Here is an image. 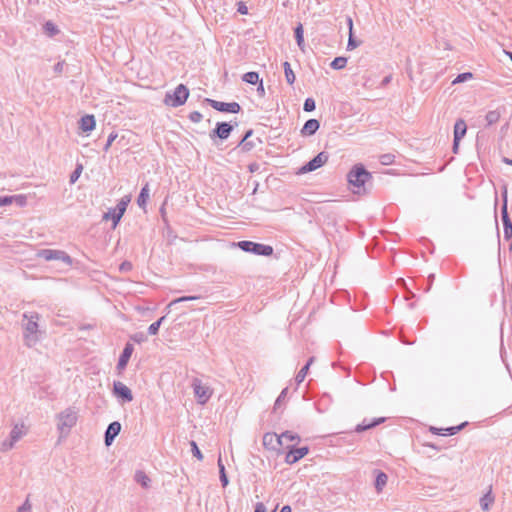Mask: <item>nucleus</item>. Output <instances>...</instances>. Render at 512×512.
<instances>
[{
  "instance_id": "25",
  "label": "nucleus",
  "mask_w": 512,
  "mask_h": 512,
  "mask_svg": "<svg viewBox=\"0 0 512 512\" xmlns=\"http://www.w3.org/2000/svg\"><path fill=\"white\" fill-rule=\"evenodd\" d=\"M149 199V184L146 183L141 191H140V194L137 198V204L139 207L141 208H145L146 204H147V201Z\"/></svg>"
},
{
  "instance_id": "47",
  "label": "nucleus",
  "mask_w": 512,
  "mask_h": 512,
  "mask_svg": "<svg viewBox=\"0 0 512 512\" xmlns=\"http://www.w3.org/2000/svg\"><path fill=\"white\" fill-rule=\"evenodd\" d=\"M360 45V42L359 41H356L353 37V34L350 33L349 34V39H348V43H347V50H353L355 49L356 47H358Z\"/></svg>"
},
{
  "instance_id": "37",
  "label": "nucleus",
  "mask_w": 512,
  "mask_h": 512,
  "mask_svg": "<svg viewBox=\"0 0 512 512\" xmlns=\"http://www.w3.org/2000/svg\"><path fill=\"white\" fill-rule=\"evenodd\" d=\"M165 319V316H162L160 319H158L157 321L153 322L149 327H148V334L150 335H156L159 331V328L161 326V323L164 321Z\"/></svg>"
},
{
  "instance_id": "21",
  "label": "nucleus",
  "mask_w": 512,
  "mask_h": 512,
  "mask_svg": "<svg viewBox=\"0 0 512 512\" xmlns=\"http://www.w3.org/2000/svg\"><path fill=\"white\" fill-rule=\"evenodd\" d=\"M79 125L83 132H91L96 125L95 117L93 115H85L81 117Z\"/></svg>"
},
{
  "instance_id": "31",
  "label": "nucleus",
  "mask_w": 512,
  "mask_h": 512,
  "mask_svg": "<svg viewBox=\"0 0 512 512\" xmlns=\"http://www.w3.org/2000/svg\"><path fill=\"white\" fill-rule=\"evenodd\" d=\"M218 467H219V474H220V481L223 487H226L229 483L228 477L226 475L225 466L222 462L221 457L218 459Z\"/></svg>"
},
{
  "instance_id": "28",
  "label": "nucleus",
  "mask_w": 512,
  "mask_h": 512,
  "mask_svg": "<svg viewBox=\"0 0 512 512\" xmlns=\"http://www.w3.org/2000/svg\"><path fill=\"white\" fill-rule=\"evenodd\" d=\"M283 68H284V74H285V78H286V81L289 85H292L294 84L295 80H296V77H295V74L291 68V65L289 62L285 61L283 63Z\"/></svg>"
},
{
  "instance_id": "14",
  "label": "nucleus",
  "mask_w": 512,
  "mask_h": 512,
  "mask_svg": "<svg viewBox=\"0 0 512 512\" xmlns=\"http://www.w3.org/2000/svg\"><path fill=\"white\" fill-rule=\"evenodd\" d=\"M233 130V126L227 122H218L216 124L215 129L210 133V138L214 139L218 137L222 140H225L229 137Z\"/></svg>"
},
{
  "instance_id": "53",
  "label": "nucleus",
  "mask_w": 512,
  "mask_h": 512,
  "mask_svg": "<svg viewBox=\"0 0 512 512\" xmlns=\"http://www.w3.org/2000/svg\"><path fill=\"white\" fill-rule=\"evenodd\" d=\"M64 66H65V62L64 61H59L57 62L55 65H54V71L55 73L57 74H61L64 70Z\"/></svg>"
},
{
  "instance_id": "56",
  "label": "nucleus",
  "mask_w": 512,
  "mask_h": 512,
  "mask_svg": "<svg viewBox=\"0 0 512 512\" xmlns=\"http://www.w3.org/2000/svg\"><path fill=\"white\" fill-rule=\"evenodd\" d=\"M129 269H131V264L129 262H123L120 265V270H122V271H127Z\"/></svg>"
},
{
  "instance_id": "39",
  "label": "nucleus",
  "mask_w": 512,
  "mask_h": 512,
  "mask_svg": "<svg viewBox=\"0 0 512 512\" xmlns=\"http://www.w3.org/2000/svg\"><path fill=\"white\" fill-rule=\"evenodd\" d=\"M199 299V296H183V297H179L177 299H174L173 301H171L168 305V307H172L173 305L177 304V303H181V302H186V301H192V300H197Z\"/></svg>"
},
{
  "instance_id": "41",
  "label": "nucleus",
  "mask_w": 512,
  "mask_h": 512,
  "mask_svg": "<svg viewBox=\"0 0 512 512\" xmlns=\"http://www.w3.org/2000/svg\"><path fill=\"white\" fill-rule=\"evenodd\" d=\"M190 445H191V452H192L193 456L196 457L198 460H202L203 454L200 451L199 447L197 446V443L195 441H191Z\"/></svg>"
},
{
  "instance_id": "54",
  "label": "nucleus",
  "mask_w": 512,
  "mask_h": 512,
  "mask_svg": "<svg viewBox=\"0 0 512 512\" xmlns=\"http://www.w3.org/2000/svg\"><path fill=\"white\" fill-rule=\"evenodd\" d=\"M254 512H266V506L262 502H258L255 505V511Z\"/></svg>"
},
{
  "instance_id": "17",
  "label": "nucleus",
  "mask_w": 512,
  "mask_h": 512,
  "mask_svg": "<svg viewBox=\"0 0 512 512\" xmlns=\"http://www.w3.org/2000/svg\"><path fill=\"white\" fill-rule=\"evenodd\" d=\"M133 345L130 344V343H126L120 357H119V360H118V363H117V369L118 370H123L125 369V367L127 366V363L133 353Z\"/></svg>"
},
{
  "instance_id": "23",
  "label": "nucleus",
  "mask_w": 512,
  "mask_h": 512,
  "mask_svg": "<svg viewBox=\"0 0 512 512\" xmlns=\"http://www.w3.org/2000/svg\"><path fill=\"white\" fill-rule=\"evenodd\" d=\"M134 480L140 484L143 488L148 489L151 484V479L149 476L142 470H137L134 475Z\"/></svg>"
},
{
  "instance_id": "24",
  "label": "nucleus",
  "mask_w": 512,
  "mask_h": 512,
  "mask_svg": "<svg viewBox=\"0 0 512 512\" xmlns=\"http://www.w3.org/2000/svg\"><path fill=\"white\" fill-rule=\"evenodd\" d=\"M121 218H122L121 214L118 213L115 208H110L103 215V220H112L113 228H115L118 225V223L120 222Z\"/></svg>"
},
{
  "instance_id": "55",
  "label": "nucleus",
  "mask_w": 512,
  "mask_h": 512,
  "mask_svg": "<svg viewBox=\"0 0 512 512\" xmlns=\"http://www.w3.org/2000/svg\"><path fill=\"white\" fill-rule=\"evenodd\" d=\"M460 141H461V140L453 139V147H452V150H453V153H455V154H457V153H458Z\"/></svg>"
},
{
  "instance_id": "32",
  "label": "nucleus",
  "mask_w": 512,
  "mask_h": 512,
  "mask_svg": "<svg viewBox=\"0 0 512 512\" xmlns=\"http://www.w3.org/2000/svg\"><path fill=\"white\" fill-rule=\"evenodd\" d=\"M130 200H131L130 196H124L117 203L116 207H114L117 210V212L121 214V216L124 215Z\"/></svg>"
},
{
  "instance_id": "62",
  "label": "nucleus",
  "mask_w": 512,
  "mask_h": 512,
  "mask_svg": "<svg viewBox=\"0 0 512 512\" xmlns=\"http://www.w3.org/2000/svg\"><path fill=\"white\" fill-rule=\"evenodd\" d=\"M238 11L242 14H246L247 13V8L245 6H240Z\"/></svg>"
},
{
  "instance_id": "16",
  "label": "nucleus",
  "mask_w": 512,
  "mask_h": 512,
  "mask_svg": "<svg viewBox=\"0 0 512 512\" xmlns=\"http://www.w3.org/2000/svg\"><path fill=\"white\" fill-rule=\"evenodd\" d=\"M263 445L272 450L278 449L282 446V437L276 433H265L263 436Z\"/></svg>"
},
{
  "instance_id": "34",
  "label": "nucleus",
  "mask_w": 512,
  "mask_h": 512,
  "mask_svg": "<svg viewBox=\"0 0 512 512\" xmlns=\"http://www.w3.org/2000/svg\"><path fill=\"white\" fill-rule=\"evenodd\" d=\"M303 27H302V24H299L295 30H294V34H295V38H296V41H297V44L299 46V48L301 50H303V45H304V36H303Z\"/></svg>"
},
{
  "instance_id": "27",
  "label": "nucleus",
  "mask_w": 512,
  "mask_h": 512,
  "mask_svg": "<svg viewBox=\"0 0 512 512\" xmlns=\"http://www.w3.org/2000/svg\"><path fill=\"white\" fill-rule=\"evenodd\" d=\"M313 362H314V357H310L309 360L307 361L306 365L304 367H302L300 369V371L297 373L295 380L298 384H300L301 382L304 381V379L309 371L310 365Z\"/></svg>"
},
{
  "instance_id": "51",
  "label": "nucleus",
  "mask_w": 512,
  "mask_h": 512,
  "mask_svg": "<svg viewBox=\"0 0 512 512\" xmlns=\"http://www.w3.org/2000/svg\"><path fill=\"white\" fill-rule=\"evenodd\" d=\"M13 203V195L12 196H0V207L7 206Z\"/></svg>"
},
{
  "instance_id": "38",
  "label": "nucleus",
  "mask_w": 512,
  "mask_h": 512,
  "mask_svg": "<svg viewBox=\"0 0 512 512\" xmlns=\"http://www.w3.org/2000/svg\"><path fill=\"white\" fill-rule=\"evenodd\" d=\"M316 104L313 98H306L303 104V109L305 112H312L315 110Z\"/></svg>"
},
{
  "instance_id": "29",
  "label": "nucleus",
  "mask_w": 512,
  "mask_h": 512,
  "mask_svg": "<svg viewBox=\"0 0 512 512\" xmlns=\"http://www.w3.org/2000/svg\"><path fill=\"white\" fill-rule=\"evenodd\" d=\"M500 117H501V111L499 109L489 111L485 116L487 125L490 126V125L497 123L499 121Z\"/></svg>"
},
{
  "instance_id": "60",
  "label": "nucleus",
  "mask_w": 512,
  "mask_h": 512,
  "mask_svg": "<svg viewBox=\"0 0 512 512\" xmlns=\"http://www.w3.org/2000/svg\"><path fill=\"white\" fill-rule=\"evenodd\" d=\"M347 22H348V26H349V31H350V33H352L353 21H352V19L349 17V18L347 19Z\"/></svg>"
},
{
  "instance_id": "4",
  "label": "nucleus",
  "mask_w": 512,
  "mask_h": 512,
  "mask_svg": "<svg viewBox=\"0 0 512 512\" xmlns=\"http://www.w3.org/2000/svg\"><path fill=\"white\" fill-rule=\"evenodd\" d=\"M27 432H28V428L26 427V425L23 422L16 423L13 426V428H12L10 434H9V437L1 442V444H0V451L1 452H8V451H10L15 446V444L22 437H24L27 434Z\"/></svg>"
},
{
  "instance_id": "19",
  "label": "nucleus",
  "mask_w": 512,
  "mask_h": 512,
  "mask_svg": "<svg viewBox=\"0 0 512 512\" xmlns=\"http://www.w3.org/2000/svg\"><path fill=\"white\" fill-rule=\"evenodd\" d=\"M320 127V123L317 119H309L305 122L304 126L301 129L302 136H312L314 135Z\"/></svg>"
},
{
  "instance_id": "6",
  "label": "nucleus",
  "mask_w": 512,
  "mask_h": 512,
  "mask_svg": "<svg viewBox=\"0 0 512 512\" xmlns=\"http://www.w3.org/2000/svg\"><path fill=\"white\" fill-rule=\"evenodd\" d=\"M502 198L503 204L501 207V217L504 229V239H510L512 238V221L508 214V191L505 185L502 188Z\"/></svg>"
},
{
  "instance_id": "52",
  "label": "nucleus",
  "mask_w": 512,
  "mask_h": 512,
  "mask_svg": "<svg viewBox=\"0 0 512 512\" xmlns=\"http://www.w3.org/2000/svg\"><path fill=\"white\" fill-rule=\"evenodd\" d=\"M31 504L29 502V499H26L25 502L18 508L17 512H30L31 511Z\"/></svg>"
},
{
  "instance_id": "12",
  "label": "nucleus",
  "mask_w": 512,
  "mask_h": 512,
  "mask_svg": "<svg viewBox=\"0 0 512 512\" xmlns=\"http://www.w3.org/2000/svg\"><path fill=\"white\" fill-rule=\"evenodd\" d=\"M113 394L122 400L123 403H129L133 400V394L129 387L120 381L113 383Z\"/></svg>"
},
{
  "instance_id": "40",
  "label": "nucleus",
  "mask_w": 512,
  "mask_h": 512,
  "mask_svg": "<svg viewBox=\"0 0 512 512\" xmlns=\"http://www.w3.org/2000/svg\"><path fill=\"white\" fill-rule=\"evenodd\" d=\"M473 77L472 73L470 72H465V73H461L459 74L454 80H453V84H457V83H462V82H465L469 79H471Z\"/></svg>"
},
{
  "instance_id": "59",
  "label": "nucleus",
  "mask_w": 512,
  "mask_h": 512,
  "mask_svg": "<svg viewBox=\"0 0 512 512\" xmlns=\"http://www.w3.org/2000/svg\"><path fill=\"white\" fill-rule=\"evenodd\" d=\"M280 512H291V507L289 505H285L281 508Z\"/></svg>"
},
{
  "instance_id": "64",
  "label": "nucleus",
  "mask_w": 512,
  "mask_h": 512,
  "mask_svg": "<svg viewBox=\"0 0 512 512\" xmlns=\"http://www.w3.org/2000/svg\"><path fill=\"white\" fill-rule=\"evenodd\" d=\"M503 161H504V163H506V164H508V165L512 166V160H511V159L504 158V160H503Z\"/></svg>"
},
{
  "instance_id": "5",
  "label": "nucleus",
  "mask_w": 512,
  "mask_h": 512,
  "mask_svg": "<svg viewBox=\"0 0 512 512\" xmlns=\"http://www.w3.org/2000/svg\"><path fill=\"white\" fill-rule=\"evenodd\" d=\"M189 96V90L188 88L183 85V84H179L173 93H167L165 95V103L167 105H170L172 107H178V106H181L183 105L187 98Z\"/></svg>"
},
{
  "instance_id": "13",
  "label": "nucleus",
  "mask_w": 512,
  "mask_h": 512,
  "mask_svg": "<svg viewBox=\"0 0 512 512\" xmlns=\"http://www.w3.org/2000/svg\"><path fill=\"white\" fill-rule=\"evenodd\" d=\"M309 452V448L307 446L294 448L291 447L285 456V462L287 464H294L306 456Z\"/></svg>"
},
{
  "instance_id": "43",
  "label": "nucleus",
  "mask_w": 512,
  "mask_h": 512,
  "mask_svg": "<svg viewBox=\"0 0 512 512\" xmlns=\"http://www.w3.org/2000/svg\"><path fill=\"white\" fill-rule=\"evenodd\" d=\"M280 436L282 437V441L284 439H287L289 441H300L299 435L294 434L290 431H285V432L281 433Z\"/></svg>"
},
{
  "instance_id": "46",
  "label": "nucleus",
  "mask_w": 512,
  "mask_h": 512,
  "mask_svg": "<svg viewBox=\"0 0 512 512\" xmlns=\"http://www.w3.org/2000/svg\"><path fill=\"white\" fill-rule=\"evenodd\" d=\"M117 136H118V134L114 131L109 134L107 142L103 148L105 152H107L109 150V148L111 147L112 143L117 138Z\"/></svg>"
},
{
  "instance_id": "33",
  "label": "nucleus",
  "mask_w": 512,
  "mask_h": 512,
  "mask_svg": "<svg viewBox=\"0 0 512 512\" xmlns=\"http://www.w3.org/2000/svg\"><path fill=\"white\" fill-rule=\"evenodd\" d=\"M242 80L246 83L255 85L259 82V74L254 71L247 72L243 75Z\"/></svg>"
},
{
  "instance_id": "9",
  "label": "nucleus",
  "mask_w": 512,
  "mask_h": 512,
  "mask_svg": "<svg viewBox=\"0 0 512 512\" xmlns=\"http://www.w3.org/2000/svg\"><path fill=\"white\" fill-rule=\"evenodd\" d=\"M38 256L46 261L58 260L64 262L67 265L72 264V258L62 250L42 249L38 252Z\"/></svg>"
},
{
  "instance_id": "42",
  "label": "nucleus",
  "mask_w": 512,
  "mask_h": 512,
  "mask_svg": "<svg viewBox=\"0 0 512 512\" xmlns=\"http://www.w3.org/2000/svg\"><path fill=\"white\" fill-rule=\"evenodd\" d=\"M13 203H16L19 207H23L27 204V197L22 194L13 195Z\"/></svg>"
},
{
  "instance_id": "15",
  "label": "nucleus",
  "mask_w": 512,
  "mask_h": 512,
  "mask_svg": "<svg viewBox=\"0 0 512 512\" xmlns=\"http://www.w3.org/2000/svg\"><path fill=\"white\" fill-rule=\"evenodd\" d=\"M121 424L118 421L110 423L105 431L104 442L106 446H110L116 436L120 433Z\"/></svg>"
},
{
  "instance_id": "45",
  "label": "nucleus",
  "mask_w": 512,
  "mask_h": 512,
  "mask_svg": "<svg viewBox=\"0 0 512 512\" xmlns=\"http://www.w3.org/2000/svg\"><path fill=\"white\" fill-rule=\"evenodd\" d=\"M82 169H83L82 165H78L76 167V169L70 175V183L73 184V183H75L78 180V178L81 175Z\"/></svg>"
},
{
  "instance_id": "49",
  "label": "nucleus",
  "mask_w": 512,
  "mask_h": 512,
  "mask_svg": "<svg viewBox=\"0 0 512 512\" xmlns=\"http://www.w3.org/2000/svg\"><path fill=\"white\" fill-rule=\"evenodd\" d=\"M130 338H131V340H133L136 343H142V342L146 341V339H147L146 335L142 332L135 333V334L131 335Z\"/></svg>"
},
{
  "instance_id": "58",
  "label": "nucleus",
  "mask_w": 512,
  "mask_h": 512,
  "mask_svg": "<svg viewBox=\"0 0 512 512\" xmlns=\"http://www.w3.org/2000/svg\"><path fill=\"white\" fill-rule=\"evenodd\" d=\"M258 168H259V165L256 164V163H252V164L249 165V170L251 172H254V171L258 170Z\"/></svg>"
},
{
  "instance_id": "35",
  "label": "nucleus",
  "mask_w": 512,
  "mask_h": 512,
  "mask_svg": "<svg viewBox=\"0 0 512 512\" xmlns=\"http://www.w3.org/2000/svg\"><path fill=\"white\" fill-rule=\"evenodd\" d=\"M347 58L346 57H336L330 64L331 68L335 70H340L346 67L347 65Z\"/></svg>"
},
{
  "instance_id": "26",
  "label": "nucleus",
  "mask_w": 512,
  "mask_h": 512,
  "mask_svg": "<svg viewBox=\"0 0 512 512\" xmlns=\"http://www.w3.org/2000/svg\"><path fill=\"white\" fill-rule=\"evenodd\" d=\"M493 502L494 496L492 495V489L490 487L488 492L480 499V506L482 510L488 511Z\"/></svg>"
},
{
  "instance_id": "7",
  "label": "nucleus",
  "mask_w": 512,
  "mask_h": 512,
  "mask_svg": "<svg viewBox=\"0 0 512 512\" xmlns=\"http://www.w3.org/2000/svg\"><path fill=\"white\" fill-rule=\"evenodd\" d=\"M238 246L243 251L250 252L255 255L270 256L273 253V248L270 245L255 243L252 241H240Z\"/></svg>"
},
{
  "instance_id": "57",
  "label": "nucleus",
  "mask_w": 512,
  "mask_h": 512,
  "mask_svg": "<svg viewBox=\"0 0 512 512\" xmlns=\"http://www.w3.org/2000/svg\"><path fill=\"white\" fill-rule=\"evenodd\" d=\"M391 79H392L391 75H388V76L384 77L382 82H381V85L382 86H386L387 84L390 83Z\"/></svg>"
},
{
  "instance_id": "61",
  "label": "nucleus",
  "mask_w": 512,
  "mask_h": 512,
  "mask_svg": "<svg viewBox=\"0 0 512 512\" xmlns=\"http://www.w3.org/2000/svg\"><path fill=\"white\" fill-rule=\"evenodd\" d=\"M252 134H253V130H248V131L245 133V135H244L243 139L248 140V138H249Z\"/></svg>"
},
{
  "instance_id": "44",
  "label": "nucleus",
  "mask_w": 512,
  "mask_h": 512,
  "mask_svg": "<svg viewBox=\"0 0 512 512\" xmlns=\"http://www.w3.org/2000/svg\"><path fill=\"white\" fill-rule=\"evenodd\" d=\"M238 146L241 148L242 151L248 152L254 147V144L251 141L242 139Z\"/></svg>"
},
{
  "instance_id": "2",
  "label": "nucleus",
  "mask_w": 512,
  "mask_h": 512,
  "mask_svg": "<svg viewBox=\"0 0 512 512\" xmlns=\"http://www.w3.org/2000/svg\"><path fill=\"white\" fill-rule=\"evenodd\" d=\"M371 177V173L362 164H357L348 173L347 180L352 186L353 192L360 194L362 190H365L364 185Z\"/></svg>"
},
{
  "instance_id": "63",
  "label": "nucleus",
  "mask_w": 512,
  "mask_h": 512,
  "mask_svg": "<svg viewBox=\"0 0 512 512\" xmlns=\"http://www.w3.org/2000/svg\"><path fill=\"white\" fill-rule=\"evenodd\" d=\"M388 161H389V155H384L382 163L387 164Z\"/></svg>"
},
{
  "instance_id": "11",
  "label": "nucleus",
  "mask_w": 512,
  "mask_h": 512,
  "mask_svg": "<svg viewBox=\"0 0 512 512\" xmlns=\"http://www.w3.org/2000/svg\"><path fill=\"white\" fill-rule=\"evenodd\" d=\"M206 102L215 110L225 113H238L241 110L240 105L237 102H220L214 99H206Z\"/></svg>"
},
{
  "instance_id": "3",
  "label": "nucleus",
  "mask_w": 512,
  "mask_h": 512,
  "mask_svg": "<svg viewBox=\"0 0 512 512\" xmlns=\"http://www.w3.org/2000/svg\"><path fill=\"white\" fill-rule=\"evenodd\" d=\"M77 419V411L73 407H68L57 415V429L61 436L66 437L69 434Z\"/></svg>"
},
{
  "instance_id": "8",
  "label": "nucleus",
  "mask_w": 512,
  "mask_h": 512,
  "mask_svg": "<svg viewBox=\"0 0 512 512\" xmlns=\"http://www.w3.org/2000/svg\"><path fill=\"white\" fill-rule=\"evenodd\" d=\"M192 388L197 399V402L201 405L206 404L212 396V390L209 386L204 385L200 379H193Z\"/></svg>"
},
{
  "instance_id": "50",
  "label": "nucleus",
  "mask_w": 512,
  "mask_h": 512,
  "mask_svg": "<svg viewBox=\"0 0 512 512\" xmlns=\"http://www.w3.org/2000/svg\"><path fill=\"white\" fill-rule=\"evenodd\" d=\"M202 118H203L202 114L198 111H193L189 115V119L194 123L200 122L202 120Z\"/></svg>"
},
{
  "instance_id": "18",
  "label": "nucleus",
  "mask_w": 512,
  "mask_h": 512,
  "mask_svg": "<svg viewBox=\"0 0 512 512\" xmlns=\"http://www.w3.org/2000/svg\"><path fill=\"white\" fill-rule=\"evenodd\" d=\"M386 421V417L374 418L372 421L368 422L364 419L360 424L355 427V432L361 433L368 429L374 428Z\"/></svg>"
},
{
  "instance_id": "36",
  "label": "nucleus",
  "mask_w": 512,
  "mask_h": 512,
  "mask_svg": "<svg viewBox=\"0 0 512 512\" xmlns=\"http://www.w3.org/2000/svg\"><path fill=\"white\" fill-rule=\"evenodd\" d=\"M43 29H44V32L48 36H54V35H56L59 32V29L57 28V26L53 22H51V21H47L44 24Z\"/></svg>"
},
{
  "instance_id": "1",
  "label": "nucleus",
  "mask_w": 512,
  "mask_h": 512,
  "mask_svg": "<svg viewBox=\"0 0 512 512\" xmlns=\"http://www.w3.org/2000/svg\"><path fill=\"white\" fill-rule=\"evenodd\" d=\"M39 319L40 316L37 312H26L23 314V340L24 344L29 348L34 347L40 340Z\"/></svg>"
},
{
  "instance_id": "10",
  "label": "nucleus",
  "mask_w": 512,
  "mask_h": 512,
  "mask_svg": "<svg viewBox=\"0 0 512 512\" xmlns=\"http://www.w3.org/2000/svg\"><path fill=\"white\" fill-rule=\"evenodd\" d=\"M329 159V155L327 152L322 151L318 153L313 159H311L309 162H307L305 165H303L299 171L298 174H305L308 172H312L317 170L318 168L322 167L327 163Z\"/></svg>"
},
{
  "instance_id": "22",
  "label": "nucleus",
  "mask_w": 512,
  "mask_h": 512,
  "mask_svg": "<svg viewBox=\"0 0 512 512\" xmlns=\"http://www.w3.org/2000/svg\"><path fill=\"white\" fill-rule=\"evenodd\" d=\"M467 132V125L463 119H458L454 125V139L461 140Z\"/></svg>"
},
{
  "instance_id": "48",
  "label": "nucleus",
  "mask_w": 512,
  "mask_h": 512,
  "mask_svg": "<svg viewBox=\"0 0 512 512\" xmlns=\"http://www.w3.org/2000/svg\"><path fill=\"white\" fill-rule=\"evenodd\" d=\"M287 388L283 389L280 395L277 397L275 403H274V409H277L280 407L281 403L285 400L286 394H287Z\"/></svg>"
},
{
  "instance_id": "30",
  "label": "nucleus",
  "mask_w": 512,
  "mask_h": 512,
  "mask_svg": "<svg viewBox=\"0 0 512 512\" xmlns=\"http://www.w3.org/2000/svg\"><path fill=\"white\" fill-rule=\"evenodd\" d=\"M388 481V477L384 472H379L376 476L375 480V488L377 492H381L383 488L386 486Z\"/></svg>"
},
{
  "instance_id": "20",
  "label": "nucleus",
  "mask_w": 512,
  "mask_h": 512,
  "mask_svg": "<svg viewBox=\"0 0 512 512\" xmlns=\"http://www.w3.org/2000/svg\"><path fill=\"white\" fill-rule=\"evenodd\" d=\"M466 424H467V422H464L458 426H451V427H448L445 429L431 427V431L437 435L452 436V435H455L456 433H458L460 430H462Z\"/></svg>"
}]
</instances>
